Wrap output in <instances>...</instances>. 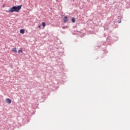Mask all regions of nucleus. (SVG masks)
<instances>
[{
  "label": "nucleus",
  "instance_id": "f257e3e1",
  "mask_svg": "<svg viewBox=\"0 0 130 130\" xmlns=\"http://www.w3.org/2000/svg\"><path fill=\"white\" fill-rule=\"evenodd\" d=\"M22 8V5L18 6H13L12 8H10L8 13H14V12H16L18 13Z\"/></svg>",
  "mask_w": 130,
  "mask_h": 130
},
{
  "label": "nucleus",
  "instance_id": "f03ea898",
  "mask_svg": "<svg viewBox=\"0 0 130 130\" xmlns=\"http://www.w3.org/2000/svg\"><path fill=\"white\" fill-rule=\"evenodd\" d=\"M6 103H8L9 104H11L12 103V100L10 99H6Z\"/></svg>",
  "mask_w": 130,
  "mask_h": 130
},
{
  "label": "nucleus",
  "instance_id": "7ed1b4c3",
  "mask_svg": "<svg viewBox=\"0 0 130 130\" xmlns=\"http://www.w3.org/2000/svg\"><path fill=\"white\" fill-rule=\"evenodd\" d=\"M63 21H64V23H67V22H68V21H69V19H68V17L65 16L63 18Z\"/></svg>",
  "mask_w": 130,
  "mask_h": 130
},
{
  "label": "nucleus",
  "instance_id": "20e7f679",
  "mask_svg": "<svg viewBox=\"0 0 130 130\" xmlns=\"http://www.w3.org/2000/svg\"><path fill=\"white\" fill-rule=\"evenodd\" d=\"M20 33H21V34H24V33H25V30L23 29H20Z\"/></svg>",
  "mask_w": 130,
  "mask_h": 130
},
{
  "label": "nucleus",
  "instance_id": "39448f33",
  "mask_svg": "<svg viewBox=\"0 0 130 130\" xmlns=\"http://www.w3.org/2000/svg\"><path fill=\"white\" fill-rule=\"evenodd\" d=\"M12 51L13 52H15V53H17V49L16 48H13L12 49Z\"/></svg>",
  "mask_w": 130,
  "mask_h": 130
},
{
  "label": "nucleus",
  "instance_id": "423d86ee",
  "mask_svg": "<svg viewBox=\"0 0 130 130\" xmlns=\"http://www.w3.org/2000/svg\"><path fill=\"white\" fill-rule=\"evenodd\" d=\"M18 52L19 53H22V54L23 53V50H22L21 48L19 50Z\"/></svg>",
  "mask_w": 130,
  "mask_h": 130
},
{
  "label": "nucleus",
  "instance_id": "0eeeda50",
  "mask_svg": "<svg viewBox=\"0 0 130 130\" xmlns=\"http://www.w3.org/2000/svg\"><path fill=\"white\" fill-rule=\"evenodd\" d=\"M72 22L73 23H75V22H76V19H75V18H72Z\"/></svg>",
  "mask_w": 130,
  "mask_h": 130
},
{
  "label": "nucleus",
  "instance_id": "6e6552de",
  "mask_svg": "<svg viewBox=\"0 0 130 130\" xmlns=\"http://www.w3.org/2000/svg\"><path fill=\"white\" fill-rule=\"evenodd\" d=\"M42 25L43 27H45L46 24L45 23V22H42Z\"/></svg>",
  "mask_w": 130,
  "mask_h": 130
},
{
  "label": "nucleus",
  "instance_id": "1a4fd4ad",
  "mask_svg": "<svg viewBox=\"0 0 130 130\" xmlns=\"http://www.w3.org/2000/svg\"><path fill=\"white\" fill-rule=\"evenodd\" d=\"M67 28H68V26H64L62 27V29H67Z\"/></svg>",
  "mask_w": 130,
  "mask_h": 130
},
{
  "label": "nucleus",
  "instance_id": "9d476101",
  "mask_svg": "<svg viewBox=\"0 0 130 130\" xmlns=\"http://www.w3.org/2000/svg\"><path fill=\"white\" fill-rule=\"evenodd\" d=\"M41 27V26L40 25V26H39V28H40Z\"/></svg>",
  "mask_w": 130,
  "mask_h": 130
},
{
  "label": "nucleus",
  "instance_id": "9b49d317",
  "mask_svg": "<svg viewBox=\"0 0 130 130\" xmlns=\"http://www.w3.org/2000/svg\"><path fill=\"white\" fill-rule=\"evenodd\" d=\"M106 1H107V0H106Z\"/></svg>",
  "mask_w": 130,
  "mask_h": 130
}]
</instances>
